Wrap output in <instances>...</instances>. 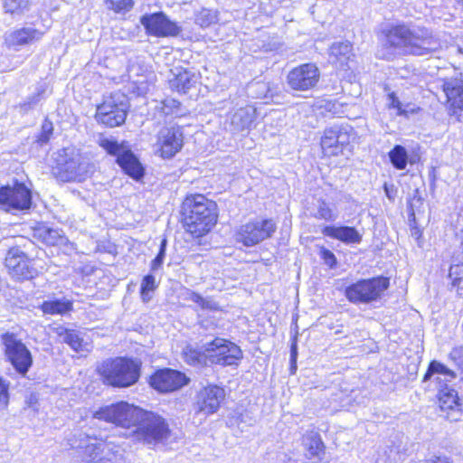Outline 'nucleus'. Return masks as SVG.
I'll return each instance as SVG.
<instances>
[{
    "mask_svg": "<svg viewBox=\"0 0 463 463\" xmlns=\"http://www.w3.org/2000/svg\"><path fill=\"white\" fill-rule=\"evenodd\" d=\"M158 109L165 116L178 118L184 115L181 103L172 98H167L162 100Z\"/></svg>",
    "mask_w": 463,
    "mask_h": 463,
    "instance_id": "nucleus-36",
    "label": "nucleus"
},
{
    "mask_svg": "<svg viewBox=\"0 0 463 463\" xmlns=\"http://www.w3.org/2000/svg\"><path fill=\"white\" fill-rule=\"evenodd\" d=\"M183 222L186 231L199 238L208 233L217 222V205L203 194L185 198L182 206Z\"/></svg>",
    "mask_w": 463,
    "mask_h": 463,
    "instance_id": "nucleus-2",
    "label": "nucleus"
},
{
    "mask_svg": "<svg viewBox=\"0 0 463 463\" xmlns=\"http://www.w3.org/2000/svg\"><path fill=\"white\" fill-rule=\"evenodd\" d=\"M184 299L197 304L202 309L218 311L220 307L212 298H203L199 293L187 289Z\"/></svg>",
    "mask_w": 463,
    "mask_h": 463,
    "instance_id": "nucleus-34",
    "label": "nucleus"
},
{
    "mask_svg": "<svg viewBox=\"0 0 463 463\" xmlns=\"http://www.w3.org/2000/svg\"><path fill=\"white\" fill-rule=\"evenodd\" d=\"M157 146L163 158H172L184 144V134L180 127L163 128L157 135Z\"/></svg>",
    "mask_w": 463,
    "mask_h": 463,
    "instance_id": "nucleus-19",
    "label": "nucleus"
},
{
    "mask_svg": "<svg viewBox=\"0 0 463 463\" xmlns=\"http://www.w3.org/2000/svg\"><path fill=\"white\" fill-rule=\"evenodd\" d=\"M320 80V71L315 63H304L290 70L286 76L288 89L294 92L314 90Z\"/></svg>",
    "mask_w": 463,
    "mask_h": 463,
    "instance_id": "nucleus-13",
    "label": "nucleus"
},
{
    "mask_svg": "<svg viewBox=\"0 0 463 463\" xmlns=\"http://www.w3.org/2000/svg\"><path fill=\"white\" fill-rule=\"evenodd\" d=\"M5 266L12 279L23 281L35 278L37 269L31 264L28 256L21 250L19 245H14L7 250Z\"/></svg>",
    "mask_w": 463,
    "mask_h": 463,
    "instance_id": "nucleus-14",
    "label": "nucleus"
},
{
    "mask_svg": "<svg viewBox=\"0 0 463 463\" xmlns=\"http://www.w3.org/2000/svg\"><path fill=\"white\" fill-rule=\"evenodd\" d=\"M157 286L158 285L156 282V278L154 275L147 274L143 278L140 286V296L144 303H147L151 300L152 296L150 293L155 291Z\"/></svg>",
    "mask_w": 463,
    "mask_h": 463,
    "instance_id": "nucleus-39",
    "label": "nucleus"
},
{
    "mask_svg": "<svg viewBox=\"0 0 463 463\" xmlns=\"http://www.w3.org/2000/svg\"><path fill=\"white\" fill-rule=\"evenodd\" d=\"M383 35L376 55L387 61L400 55H428L441 47L432 31L423 26L399 24L383 30Z\"/></svg>",
    "mask_w": 463,
    "mask_h": 463,
    "instance_id": "nucleus-1",
    "label": "nucleus"
},
{
    "mask_svg": "<svg viewBox=\"0 0 463 463\" xmlns=\"http://www.w3.org/2000/svg\"><path fill=\"white\" fill-rule=\"evenodd\" d=\"M93 441L94 442L91 441L90 443H88L83 448H81V449H83V457L85 460H89L94 463H103L102 461L95 462L102 451L103 443L97 441V439Z\"/></svg>",
    "mask_w": 463,
    "mask_h": 463,
    "instance_id": "nucleus-41",
    "label": "nucleus"
},
{
    "mask_svg": "<svg viewBox=\"0 0 463 463\" xmlns=\"http://www.w3.org/2000/svg\"><path fill=\"white\" fill-rule=\"evenodd\" d=\"M383 190L389 200L393 201L395 199L397 194V188L394 186V184L384 183Z\"/></svg>",
    "mask_w": 463,
    "mask_h": 463,
    "instance_id": "nucleus-54",
    "label": "nucleus"
},
{
    "mask_svg": "<svg viewBox=\"0 0 463 463\" xmlns=\"http://www.w3.org/2000/svg\"><path fill=\"white\" fill-rule=\"evenodd\" d=\"M99 145L106 150L109 155L117 156V158L118 156L123 153V151H127L123 148V146L118 144V142L114 138H109L105 137H100L99 138Z\"/></svg>",
    "mask_w": 463,
    "mask_h": 463,
    "instance_id": "nucleus-44",
    "label": "nucleus"
},
{
    "mask_svg": "<svg viewBox=\"0 0 463 463\" xmlns=\"http://www.w3.org/2000/svg\"><path fill=\"white\" fill-rule=\"evenodd\" d=\"M142 362L137 358L118 356L107 358L97 366L105 385L124 389L135 385L141 375Z\"/></svg>",
    "mask_w": 463,
    "mask_h": 463,
    "instance_id": "nucleus-3",
    "label": "nucleus"
},
{
    "mask_svg": "<svg viewBox=\"0 0 463 463\" xmlns=\"http://www.w3.org/2000/svg\"><path fill=\"white\" fill-rule=\"evenodd\" d=\"M53 132V126L52 123L49 120H44L42 125L41 133L38 136L37 141L41 145L46 144L49 140Z\"/></svg>",
    "mask_w": 463,
    "mask_h": 463,
    "instance_id": "nucleus-50",
    "label": "nucleus"
},
{
    "mask_svg": "<svg viewBox=\"0 0 463 463\" xmlns=\"http://www.w3.org/2000/svg\"><path fill=\"white\" fill-rule=\"evenodd\" d=\"M167 246V240L163 238L160 242L159 250L156 254V258L151 261L150 269L152 272H156L158 269L162 268L164 263V260L165 258Z\"/></svg>",
    "mask_w": 463,
    "mask_h": 463,
    "instance_id": "nucleus-49",
    "label": "nucleus"
},
{
    "mask_svg": "<svg viewBox=\"0 0 463 463\" xmlns=\"http://www.w3.org/2000/svg\"><path fill=\"white\" fill-rule=\"evenodd\" d=\"M459 2H460V3L462 4V5H463V0H459Z\"/></svg>",
    "mask_w": 463,
    "mask_h": 463,
    "instance_id": "nucleus-60",
    "label": "nucleus"
},
{
    "mask_svg": "<svg viewBox=\"0 0 463 463\" xmlns=\"http://www.w3.org/2000/svg\"><path fill=\"white\" fill-rule=\"evenodd\" d=\"M442 88L447 97L449 115L458 121H463V79H447Z\"/></svg>",
    "mask_w": 463,
    "mask_h": 463,
    "instance_id": "nucleus-20",
    "label": "nucleus"
},
{
    "mask_svg": "<svg viewBox=\"0 0 463 463\" xmlns=\"http://www.w3.org/2000/svg\"><path fill=\"white\" fill-rule=\"evenodd\" d=\"M31 190L23 183L0 187V209L5 212H23L32 207Z\"/></svg>",
    "mask_w": 463,
    "mask_h": 463,
    "instance_id": "nucleus-11",
    "label": "nucleus"
},
{
    "mask_svg": "<svg viewBox=\"0 0 463 463\" xmlns=\"http://www.w3.org/2000/svg\"><path fill=\"white\" fill-rule=\"evenodd\" d=\"M9 385L10 383L0 377V406L6 407L9 402Z\"/></svg>",
    "mask_w": 463,
    "mask_h": 463,
    "instance_id": "nucleus-51",
    "label": "nucleus"
},
{
    "mask_svg": "<svg viewBox=\"0 0 463 463\" xmlns=\"http://www.w3.org/2000/svg\"><path fill=\"white\" fill-rule=\"evenodd\" d=\"M128 436L143 444L156 445L169 438L170 429L162 416L140 408Z\"/></svg>",
    "mask_w": 463,
    "mask_h": 463,
    "instance_id": "nucleus-4",
    "label": "nucleus"
},
{
    "mask_svg": "<svg viewBox=\"0 0 463 463\" xmlns=\"http://www.w3.org/2000/svg\"><path fill=\"white\" fill-rule=\"evenodd\" d=\"M403 108L405 110H411V109H415L413 106H411V104H405L403 105Z\"/></svg>",
    "mask_w": 463,
    "mask_h": 463,
    "instance_id": "nucleus-56",
    "label": "nucleus"
},
{
    "mask_svg": "<svg viewBox=\"0 0 463 463\" xmlns=\"http://www.w3.org/2000/svg\"><path fill=\"white\" fill-rule=\"evenodd\" d=\"M184 362L193 366H208L210 364V352L207 350V343L203 348L189 345L183 349Z\"/></svg>",
    "mask_w": 463,
    "mask_h": 463,
    "instance_id": "nucleus-27",
    "label": "nucleus"
},
{
    "mask_svg": "<svg viewBox=\"0 0 463 463\" xmlns=\"http://www.w3.org/2000/svg\"><path fill=\"white\" fill-rule=\"evenodd\" d=\"M352 46L348 42L334 43L330 47V57L343 62L349 59Z\"/></svg>",
    "mask_w": 463,
    "mask_h": 463,
    "instance_id": "nucleus-37",
    "label": "nucleus"
},
{
    "mask_svg": "<svg viewBox=\"0 0 463 463\" xmlns=\"http://www.w3.org/2000/svg\"><path fill=\"white\" fill-rule=\"evenodd\" d=\"M449 277L452 286L457 288L458 295L463 296V262L451 264Z\"/></svg>",
    "mask_w": 463,
    "mask_h": 463,
    "instance_id": "nucleus-38",
    "label": "nucleus"
},
{
    "mask_svg": "<svg viewBox=\"0 0 463 463\" xmlns=\"http://www.w3.org/2000/svg\"><path fill=\"white\" fill-rule=\"evenodd\" d=\"M320 256L326 265L329 266L330 268L336 266V258L330 250L322 248L320 250Z\"/></svg>",
    "mask_w": 463,
    "mask_h": 463,
    "instance_id": "nucleus-53",
    "label": "nucleus"
},
{
    "mask_svg": "<svg viewBox=\"0 0 463 463\" xmlns=\"http://www.w3.org/2000/svg\"><path fill=\"white\" fill-rule=\"evenodd\" d=\"M388 107L396 109L397 115L408 117L410 114H414L417 110L416 109H411V110H405L403 108V104L400 101L398 97L394 92L388 94Z\"/></svg>",
    "mask_w": 463,
    "mask_h": 463,
    "instance_id": "nucleus-48",
    "label": "nucleus"
},
{
    "mask_svg": "<svg viewBox=\"0 0 463 463\" xmlns=\"http://www.w3.org/2000/svg\"><path fill=\"white\" fill-rule=\"evenodd\" d=\"M207 350L210 352L211 365H234L242 359L241 348L236 344L223 338L216 337L207 343Z\"/></svg>",
    "mask_w": 463,
    "mask_h": 463,
    "instance_id": "nucleus-15",
    "label": "nucleus"
},
{
    "mask_svg": "<svg viewBox=\"0 0 463 463\" xmlns=\"http://www.w3.org/2000/svg\"><path fill=\"white\" fill-rule=\"evenodd\" d=\"M313 216L316 219L325 220L328 222L335 221L337 218V214H335L333 212L329 204L324 200L317 201V209L316 212L313 213Z\"/></svg>",
    "mask_w": 463,
    "mask_h": 463,
    "instance_id": "nucleus-40",
    "label": "nucleus"
},
{
    "mask_svg": "<svg viewBox=\"0 0 463 463\" xmlns=\"http://www.w3.org/2000/svg\"><path fill=\"white\" fill-rule=\"evenodd\" d=\"M449 358L463 371V346L454 347L449 353Z\"/></svg>",
    "mask_w": 463,
    "mask_h": 463,
    "instance_id": "nucleus-52",
    "label": "nucleus"
},
{
    "mask_svg": "<svg viewBox=\"0 0 463 463\" xmlns=\"http://www.w3.org/2000/svg\"><path fill=\"white\" fill-rule=\"evenodd\" d=\"M37 236L42 241L50 246L63 244L66 238L62 235L61 231L58 229L43 226L37 229Z\"/></svg>",
    "mask_w": 463,
    "mask_h": 463,
    "instance_id": "nucleus-31",
    "label": "nucleus"
},
{
    "mask_svg": "<svg viewBox=\"0 0 463 463\" xmlns=\"http://www.w3.org/2000/svg\"><path fill=\"white\" fill-rule=\"evenodd\" d=\"M217 22V14L211 9L203 8L196 14L195 23L201 27L206 28Z\"/></svg>",
    "mask_w": 463,
    "mask_h": 463,
    "instance_id": "nucleus-46",
    "label": "nucleus"
},
{
    "mask_svg": "<svg viewBox=\"0 0 463 463\" xmlns=\"http://www.w3.org/2000/svg\"><path fill=\"white\" fill-rule=\"evenodd\" d=\"M45 92V88L40 86L36 89V92L29 96L26 100L20 104V108L24 112L33 109L40 101L42 95Z\"/></svg>",
    "mask_w": 463,
    "mask_h": 463,
    "instance_id": "nucleus-47",
    "label": "nucleus"
},
{
    "mask_svg": "<svg viewBox=\"0 0 463 463\" xmlns=\"http://www.w3.org/2000/svg\"><path fill=\"white\" fill-rule=\"evenodd\" d=\"M134 71H135V66L134 65L130 66L129 69H128V72H129V76L130 77H131V75H132Z\"/></svg>",
    "mask_w": 463,
    "mask_h": 463,
    "instance_id": "nucleus-57",
    "label": "nucleus"
},
{
    "mask_svg": "<svg viewBox=\"0 0 463 463\" xmlns=\"http://www.w3.org/2000/svg\"><path fill=\"white\" fill-rule=\"evenodd\" d=\"M41 307L45 314L63 315L72 309V303L66 298H55L43 301Z\"/></svg>",
    "mask_w": 463,
    "mask_h": 463,
    "instance_id": "nucleus-30",
    "label": "nucleus"
},
{
    "mask_svg": "<svg viewBox=\"0 0 463 463\" xmlns=\"http://www.w3.org/2000/svg\"><path fill=\"white\" fill-rule=\"evenodd\" d=\"M189 379L179 371L165 368L156 371L149 380V384L160 392H171L186 385Z\"/></svg>",
    "mask_w": 463,
    "mask_h": 463,
    "instance_id": "nucleus-18",
    "label": "nucleus"
},
{
    "mask_svg": "<svg viewBox=\"0 0 463 463\" xmlns=\"http://www.w3.org/2000/svg\"><path fill=\"white\" fill-rule=\"evenodd\" d=\"M93 440H96V439L90 434L83 432L82 430H77L71 435V437L68 438V444L71 449H81L86 444L90 443Z\"/></svg>",
    "mask_w": 463,
    "mask_h": 463,
    "instance_id": "nucleus-43",
    "label": "nucleus"
},
{
    "mask_svg": "<svg viewBox=\"0 0 463 463\" xmlns=\"http://www.w3.org/2000/svg\"><path fill=\"white\" fill-rule=\"evenodd\" d=\"M434 376L435 381L440 386H445L446 383L451 382L456 378V373L443 364L433 360L430 363L428 370L423 376V382H427Z\"/></svg>",
    "mask_w": 463,
    "mask_h": 463,
    "instance_id": "nucleus-26",
    "label": "nucleus"
},
{
    "mask_svg": "<svg viewBox=\"0 0 463 463\" xmlns=\"http://www.w3.org/2000/svg\"><path fill=\"white\" fill-rule=\"evenodd\" d=\"M411 234H412L413 236H418V235L420 234V231H419V230L412 231V232H411Z\"/></svg>",
    "mask_w": 463,
    "mask_h": 463,
    "instance_id": "nucleus-58",
    "label": "nucleus"
},
{
    "mask_svg": "<svg viewBox=\"0 0 463 463\" xmlns=\"http://www.w3.org/2000/svg\"><path fill=\"white\" fill-rule=\"evenodd\" d=\"M290 364H291V370H292V371H293V370H294V371H295V370H297V363H296V364H292V363H290Z\"/></svg>",
    "mask_w": 463,
    "mask_h": 463,
    "instance_id": "nucleus-59",
    "label": "nucleus"
},
{
    "mask_svg": "<svg viewBox=\"0 0 463 463\" xmlns=\"http://www.w3.org/2000/svg\"><path fill=\"white\" fill-rule=\"evenodd\" d=\"M255 119V109L250 107H243L236 109L230 117L231 131L237 133L249 129Z\"/></svg>",
    "mask_w": 463,
    "mask_h": 463,
    "instance_id": "nucleus-25",
    "label": "nucleus"
},
{
    "mask_svg": "<svg viewBox=\"0 0 463 463\" xmlns=\"http://www.w3.org/2000/svg\"><path fill=\"white\" fill-rule=\"evenodd\" d=\"M184 299L197 304L202 309L218 311L220 307L212 298H203L199 293L187 289Z\"/></svg>",
    "mask_w": 463,
    "mask_h": 463,
    "instance_id": "nucleus-33",
    "label": "nucleus"
},
{
    "mask_svg": "<svg viewBox=\"0 0 463 463\" xmlns=\"http://www.w3.org/2000/svg\"><path fill=\"white\" fill-rule=\"evenodd\" d=\"M42 33L32 27H24L5 33V43L9 49L18 51L20 47L39 40Z\"/></svg>",
    "mask_w": 463,
    "mask_h": 463,
    "instance_id": "nucleus-22",
    "label": "nucleus"
},
{
    "mask_svg": "<svg viewBox=\"0 0 463 463\" xmlns=\"http://www.w3.org/2000/svg\"><path fill=\"white\" fill-rule=\"evenodd\" d=\"M325 236L338 240L345 244H359L362 241L363 235L353 226L346 225H328L322 230Z\"/></svg>",
    "mask_w": 463,
    "mask_h": 463,
    "instance_id": "nucleus-23",
    "label": "nucleus"
},
{
    "mask_svg": "<svg viewBox=\"0 0 463 463\" xmlns=\"http://www.w3.org/2000/svg\"><path fill=\"white\" fill-rule=\"evenodd\" d=\"M389 284V279L382 276L360 279L346 287L345 297L354 304H368L379 299Z\"/></svg>",
    "mask_w": 463,
    "mask_h": 463,
    "instance_id": "nucleus-8",
    "label": "nucleus"
},
{
    "mask_svg": "<svg viewBox=\"0 0 463 463\" xmlns=\"http://www.w3.org/2000/svg\"><path fill=\"white\" fill-rule=\"evenodd\" d=\"M2 343L6 361L11 364L16 373L25 377L33 364L30 349L13 333L4 334Z\"/></svg>",
    "mask_w": 463,
    "mask_h": 463,
    "instance_id": "nucleus-7",
    "label": "nucleus"
},
{
    "mask_svg": "<svg viewBox=\"0 0 463 463\" xmlns=\"http://www.w3.org/2000/svg\"><path fill=\"white\" fill-rule=\"evenodd\" d=\"M354 135V129L348 124H334L326 127L320 140L324 155L335 156L342 154Z\"/></svg>",
    "mask_w": 463,
    "mask_h": 463,
    "instance_id": "nucleus-9",
    "label": "nucleus"
},
{
    "mask_svg": "<svg viewBox=\"0 0 463 463\" xmlns=\"http://www.w3.org/2000/svg\"><path fill=\"white\" fill-rule=\"evenodd\" d=\"M140 23L148 34L156 37H175L181 33V27L162 12L144 14Z\"/></svg>",
    "mask_w": 463,
    "mask_h": 463,
    "instance_id": "nucleus-16",
    "label": "nucleus"
},
{
    "mask_svg": "<svg viewBox=\"0 0 463 463\" xmlns=\"http://www.w3.org/2000/svg\"><path fill=\"white\" fill-rule=\"evenodd\" d=\"M108 9L117 14H126L129 12L134 5L133 0H105Z\"/></svg>",
    "mask_w": 463,
    "mask_h": 463,
    "instance_id": "nucleus-45",
    "label": "nucleus"
},
{
    "mask_svg": "<svg viewBox=\"0 0 463 463\" xmlns=\"http://www.w3.org/2000/svg\"><path fill=\"white\" fill-rule=\"evenodd\" d=\"M129 109L128 98L121 91L112 92L105 97L101 104L97 107L96 119L109 128L122 125Z\"/></svg>",
    "mask_w": 463,
    "mask_h": 463,
    "instance_id": "nucleus-6",
    "label": "nucleus"
},
{
    "mask_svg": "<svg viewBox=\"0 0 463 463\" xmlns=\"http://www.w3.org/2000/svg\"><path fill=\"white\" fill-rule=\"evenodd\" d=\"M276 229L277 224L272 219L257 218L239 228L236 240L247 247H251L270 238Z\"/></svg>",
    "mask_w": 463,
    "mask_h": 463,
    "instance_id": "nucleus-12",
    "label": "nucleus"
},
{
    "mask_svg": "<svg viewBox=\"0 0 463 463\" xmlns=\"http://www.w3.org/2000/svg\"><path fill=\"white\" fill-rule=\"evenodd\" d=\"M117 163L122 170L133 179L138 181L144 176V167L138 158L130 150L123 151L117 158Z\"/></svg>",
    "mask_w": 463,
    "mask_h": 463,
    "instance_id": "nucleus-24",
    "label": "nucleus"
},
{
    "mask_svg": "<svg viewBox=\"0 0 463 463\" xmlns=\"http://www.w3.org/2000/svg\"><path fill=\"white\" fill-rule=\"evenodd\" d=\"M390 162L397 170H404L409 162V155L404 146L395 145L388 153Z\"/></svg>",
    "mask_w": 463,
    "mask_h": 463,
    "instance_id": "nucleus-32",
    "label": "nucleus"
},
{
    "mask_svg": "<svg viewBox=\"0 0 463 463\" xmlns=\"http://www.w3.org/2000/svg\"><path fill=\"white\" fill-rule=\"evenodd\" d=\"M63 343H66L75 352H90L91 345L84 340L83 334L74 329L61 328L58 333Z\"/></svg>",
    "mask_w": 463,
    "mask_h": 463,
    "instance_id": "nucleus-29",
    "label": "nucleus"
},
{
    "mask_svg": "<svg viewBox=\"0 0 463 463\" xmlns=\"http://www.w3.org/2000/svg\"><path fill=\"white\" fill-rule=\"evenodd\" d=\"M304 445L307 450V456L309 458H319L320 454L323 453L324 444L321 438L317 433H311L304 437Z\"/></svg>",
    "mask_w": 463,
    "mask_h": 463,
    "instance_id": "nucleus-35",
    "label": "nucleus"
},
{
    "mask_svg": "<svg viewBox=\"0 0 463 463\" xmlns=\"http://www.w3.org/2000/svg\"><path fill=\"white\" fill-rule=\"evenodd\" d=\"M174 77L169 79L170 88L179 93H186L197 82V77L194 73L187 70L175 69Z\"/></svg>",
    "mask_w": 463,
    "mask_h": 463,
    "instance_id": "nucleus-28",
    "label": "nucleus"
},
{
    "mask_svg": "<svg viewBox=\"0 0 463 463\" xmlns=\"http://www.w3.org/2000/svg\"><path fill=\"white\" fill-rule=\"evenodd\" d=\"M55 162L53 175L63 183L81 182L89 176L93 169L89 158L74 147L59 150L55 156Z\"/></svg>",
    "mask_w": 463,
    "mask_h": 463,
    "instance_id": "nucleus-5",
    "label": "nucleus"
},
{
    "mask_svg": "<svg viewBox=\"0 0 463 463\" xmlns=\"http://www.w3.org/2000/svg\"><path fill=\"white\" fill-rule=\"evenodd\" d=\"M226 396L225 390L216 384L202 388L196 395L194 409L196 413L211 415L219 410Z\"/></svg>",
    "mask_w": 463,
    "mask_h": 463,
    "instance_id": "nucleus-17",
    "label": "nucleus"
},
{
    "mask_svg": "<svg viewBox=\"0 0 463 463\" xmlns=\"http://www.w3.org/2000/svg\"><path fill=\"white\" fill-rule=\"evenodd\" d=\"M29 0H5L4 8L6 13L22 14L29 10Z\"/></svg>",
    "mask_w": 463,
    "mask_h": 463,
    "instance_id": "nucleus-42",
    "label": "nucleus"
},
{
    "mask_svg": "<svg viewBox=\"0 0 463 463\" xmlns=\"http://www.w3.org/2000/svg\"><path fill=\"white\" fill-rule=\"evenodd\" d=\"M298 357V344L297 338L295 337L291 343L290 346V363L296 364Z\"/></svg>",
    "mask_w": 463,
    "mask_h": 463,
    "instance_id": "nucleus-55",
    "label": "nucleus"
},
{
    "mask_svg": "<svg viewBox=\"0 0 463 463\" xmlns=\"http://www.w3.org/2000/svg\"><path fill=\"white\" fill-rule=\"evenodd\" d=\"M438 399L440 410L446 412L445 418L450 421H458L463 411L458 392L445 384L439 386Z\"/></svg>",
    "mask_w": 463,
    "mask_h": 463,
    "instance_id": "nucleus-21",
    "label": "nucleus"
},
{
    "mask_svg": "<svg viewBox=\"0 0 463 463\" xmlns=\"http://www.w3.org/2000/svg\"><path fill=\"white\" fill-rule=\"evenodd\" d=\"M139 410L126 402H119L99 408L94 412V418L131 430Z\"/></svg>",
    "mask_w": 463,
    "mask_h": 463,
    "instance_id": "nucleus-10",
    "label": "nucleus"
}]
</instances>
